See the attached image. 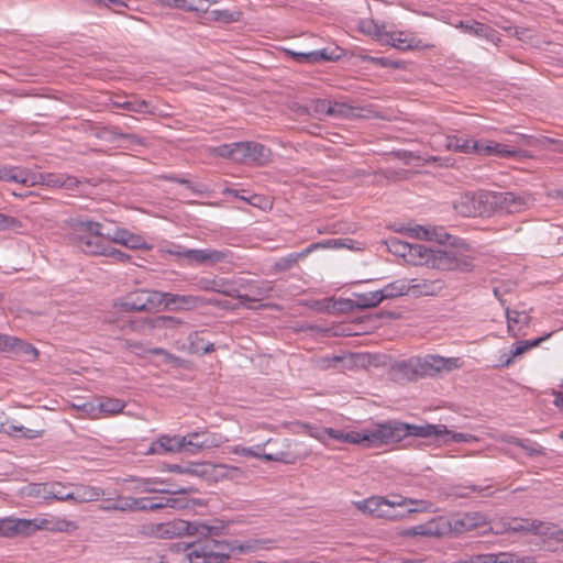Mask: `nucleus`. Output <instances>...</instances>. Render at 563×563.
Instances as JSON below:
<instances>
[{
  "label": "nucleus",
  "mask_w": 563,
  "mask_h": 563,
  "mask_svg": "<svg viewBox=\"0 0 563 563\" xmlns=\"http://www.w3.org/2000/svg\"><path fill=\"white\" fill-rule=\"evenodd\" d=\"M523 206V200L512 192L479 190L461 194L454 201V210L463 217H488L496 209L516 212Z\"/></svg>",
  "instance_id": "nucleus-1"
},
{
  "label": "nucleus",
  "mask_w": 563,
  "mask_h": 563,
  "mask_svg": "<svg viewBox=\"0 0 563 563\" xmlns=\"http://www.w3.org/2000/svg\"><path fill=\"white\" fill-rule=\"evenodd\" d=\"M231 553H234L232 541L207 537L203 541L173 545L167 560L161 556L157 563H225Z\"/></svg>",
  "instance_id": "nucleus-2"
},
{
  "label": "nucleus",
  "mask_w": 563,
  "mask_h": 563,
  "mask_svg": "<svg viewBox=\"0 0 563 563\" xmlns=\"http://www.w3.org/2000/svg\"><path fill=\"white\" fill-rule=\"evenodd\" d=\"M67 241L71 246L87 255L100 256L104 252L109 232L102 223L77 216L67 220Z\"/></svg>",
  "instance_id": "nucleus-3"
},
{
  "label": "nucleus",
  "mask_w": 563,
  "mask_h": 563,
  "mask_svg": "<svg viewBox=\"0 0 563 563\" xmlns=\"http://www.w3.org/2000/svg\"><path fill=\"white\" fill-rule=\"evenodd\" d=\"M399 420H388L376 423L362 432L335 430L328 428V438L340 442L364 444L366 448H378L399 442Z\"/></svg>",
  "instance_id": "nucleus-4"
},
{
  "label": "nucleus",
  "mask_w": 563,
  "mask_h": 563,
  "mask_svg": "<svg viewBox=\"0 0 563 563\" xmlns=\"http://www.w3.org/2000/svg\"><path fill=\"white\" fill-rule=\"evenodd\" d=\"M222 529V526H211L199 520L190 522L183 519L143 526V532L150 537L172 539L188 536L197 537L198 541H202L201 539H206L207 537L219 536Z\"/></svg>",
  "instance_id": "nucleus-5"
},
{
  "label": "nucleus",
  "mask_w": 563,
  "mask_h": 563,
  "mask_svg": "<svg viewBox=\"0 0 563 563\" xmlns=\"http://www.w3.org/2000/svg\"><path fill=\"white\" fill-rule=\"evenodd\" d=\"M217 156L229 158L235 163H254L265 165L269 162L272 152L268 147L256 142H235L222 144L213 148Z\"/></svg>",
  "instance_id": "nucleus-6"
},
{
  "label": "nucleus",
  "mask_w": 563,
  "mask_h": 563,
  "mask_svg": "<svg viewBox=\"0 0 563 563\" xmlns=\"http://www.w3.org/2000/svg\"><path fill=\"white\" fill-rule=\"evenodd\" d=\"M399 442L406 437L441 438L443 443L473 442L477 440L475 435L470 433L450 431L444 424H410L399 421Z\"/></svg>",
  "instance_id": "nucleus-7"
},
{
  "label": "nucleus",
  "mask_w": 563,
  "mask_h": 563,
  "mask_svg": "<svg viewBox=\"0 0 563 563\" xmlns=\"http://www.w3.org/2000/svg\"><path fill=\"white\" fill-rule=\"evenodd\" d=\"M444 146L448 151H454L463 154H477L483 156L508 157L515 153L514 151L507 148L506 145L496 142L476 141L459 135H446Z\"/></svg>",
  "instance_id": "nucleus-8"
},
{
  "label": "nucleus",
  "mask_w": 563,
  "mask_h": 563,
  "mask_svg": "<svg viewBox=\"0 0 563 563\" xmlns=\"http://www.w3.org/2000/svg\"><path fill=\"white\" fill-rule=\"evenodd\" d=\"M463 361L460 357H443L440 355H426L424 357L411 358L401 364L406 374L417 376H433L441 372H452L461 368Z\"/></svg>",
  "instance_id": "nucleus-9"
},
{
  "label": "nucleus",
  "mask_w": 563,
  "mask_h": 563,
  "mask_svg": "<svg viewBox=\"0 0 563 563\" xmlns=\"http://www.w3.org/2000/svg\"><path fill=\"white\" fill-rule=\"evenodd\" d=\"M164 295L157 290H139L122 302V308L125 311H156L163 307Z\"/></svg>",
  "instance_id": "nucleus-10"
},
{
  "label": "nucleus",
  "mask_w": 563,
  "mask_h": 563,
  "mask_svg": "<svg viewBox=\"0 0 563 563\" xmlns=\"http://www.w3.org/2000/svg\"><path fill=\"white\" fill-rule=\"evenodd\" d=\"M404 500L396 496H372L363 500L354 501V506L363 514L371 515L376 518L387 519L388 517H395L389 511L390 506H401Z\"/></svg>",
  "instance_id": "nucleus-11"
},
{
  "label": "nucleus",
  "mask_w": 563,
  "mask_h": 563,
  "mask_svg": "<svg viewBox=\"0 0 563 563\" xmlns=\"http://www.w3.org/2000/svg\"><path fill=\"white\" fill-rule=\"evenodd\" d=\"M431 267L448 272H470L473 269V260L455 251L437 250Z\"/></svg>",
  "instance_id": "nucleus-12"
},
{
  "label": "nucleus",
  "mask_w": 563,
  "mask_h": 563,
  "mask_svg": "<svg viewBox=\"0 0 563 563\" xmlns=\"http://www.w3.org/2000/svg\"><path fill=\"white\" fill-rule=\"evenodd\" d=\"M187 254L189 255V265L198 266H213L219 263H231L233 260V253L228 249H192V252H187Z\"/></svg>",
  "instance_id": "nucleus-13"
},
{
  "label": "nucleus",
  "mask_w": 563,
  "mask_h": 563,
  "mask_svg": "<svg viewBox=\"0 0 563 563\" xmlns=\"http://www.w3.org/2000/svg\"><path fill=\"white\" fill-rule=\"evenodd\" d=\"M29 495L44 500L66 501L71 498L69 487L58 482L32 484L29 487Z\"/></svg>",
  "instance_id": "nucleus-14"
},
{
  "label": "nucleus",
  "mask_w": 563,
  "mask_h": 563,
  "mask_svg": "<svg viewBox=\"0 0 563 563\" xmlns=\"http://www.w3.org/2000/svg\"><path fill=\"white\" fill-rule=\"evenodd\" d=\"M399 499L404 500L401 506H390L389 511L395 517H388L387 520H400L406 518L410 514L423 512L430 509L431 504L427 500L407 498L401 495H395Z\"/></svg>",
  "instance_id": "nucleus-15"
},
{
  "label": "nucleus",
  "mask_w": 563,
  "mask_h": 563,
  "mask_svg": "<svg viewBox=\"0 0 563 563\" xmlns=\"http://www.w3.org/2000/svg\"><path fill=\"white\" fill-rule=\"evenodd\" d=\"M271 441L272 439H268L265 443L256 444L252 448H242L239 452L244 456H252L272 462H282L285 464H294L297 461V457L289 452L280 451L277 453H264V446Z\"/></svg>",
  "instance_id": "nucleus-16"
},
{
  "label": "nucleus",
  "mask_w": 563,
  "mask_h": 563,
  "mask_svg": "<svg viewBox=\"0 0 563 563\" xmlns=\"http://www.w3.org/2000/svg\"><path fill=\"white\" fill-rule=\"evenodd\" d=\"M76 529V522L65 518L49 517L32 519V533L38 530H46L52 532H71Z\"/></svg>",
  "instance_id": "nucleus-17"
},
{
  "label": "nucleus",
  "mask_w": 563,
  "mask_h": 563,
  "mask_svg": "<svg viewBox=\"0 0 563 563\" xmlns=\"http://www.w3.org/2000/svg\"><path fill=\"white\" fill-rule=\"evenodd\" d=\"M181 435H161L157 440L153 441L148 446L145 454L147 455H163L166 453H177L184 451Z\"/></svg>",
  "instance_id": "nucleus-18"
},
{
  "label": "nucleus",
  "mask_w": 563,
  "mask_h": 563,
  "mask_svg": "<svg viewBox=\"0 0 563 563\" xmlns=\"http://www.w3.org/2000/svg\"><path fill=\"white\" fill-rule=\"evenodd\" d=\"M407 283L410 288L408 295L413 297L437 296L444 288V283L441 279L413 278Z\"/></svg>",
  "instance_id": "nucleus-19"
},
{
  "label": "nucleus",
  "mask_w": 563,
  "mask_h": 563,
  "mask_svg": "<svg viewBox=\"0 0 563 563\" xmlns=\"http://www.w3.org/2000/svg\"><path fill=\"white\" fill-rule=\"evenodd\" d=\"M560 534L562 531L556 526L537 520L530 522V545L541 548V541L545 543V539L560 540Z\"/></svg>",
  "instance_id": "nucleus-20"
},
{
  "label": "nucleus",
  "mask_w": 563,
  "mask_h": 563,
  "mask_svg": "<svg viewBox=\"0 0 563 563\" xmlns=\"http://www.w3.org/2000/svg\"><path fill=\"white\" fill-rule=\"evenodd\" d=\"M32 534V519L4 518L0 520V537Z\"/></svg>",
  "instance_id": "nucleus-21"
},
{
  "label": "nucleus",
  "mask_w": 563,
  "mask_h": 563,
  "mask_svg": "<svg viewBox=\"0 0 563 563\" xmlns=\"http://www.w3.org/2000/svg\"><path fill=\"white\" fill-rule=\"evenodd\" d=\"M125 407V402L117 398H104L98 402L97 406L87 402L81 406V409L87 412L91 418H97L98 413L104 412L114 415L121 412Z\"/></svg>",
  "instance_id": "nucleus-22"
},
{
  "label": "nucleus",
  "mask_w": 563,
  "mask_h": 563,
  "mask_svg": "<svg viewBox=\"0 0 563 563\" xmlns=\"http://www.w3.org/2000/svg\"><path fill=\"white\" fill-rule=\"evenodd\" d=\"M184 451L190 454H197L203 449L216 446L214 440L205 431L190 432L181 437Z\"/></svg>",
  "instance_id": "nucleus-23"
},
{
  "label": "nucleus",
  "mask_w": 563,
  "mask_h": 563,
  "mask_svg": "<svg viewBox=\"0 0 563 563\" xmlns=\"http://www.w3.org/2000/svg\"><path fill=\"white\" fill-rule=\"evenodd\" d=\"M132 481L136 484L134 486V490L136 493L191 494L197 492V489L192 486L179 487L175 489H159L156 487V485L163 482L158 478H136Z\"/></svg>",
  "instance_id": "nucleus-24"
},
{
  "label": "nucleus",
  "mask_w": 563,
  "mask_h": 563,
  "mask_svg": "<svg viewBox=\"0 0 563 563\" xmlns=\"http://www.w3.org/2000/svg\"><path fill=\"white\" fill-rule=\"evenodd\" d=\"M110 103L118 109H123L135 113H153L151 106L147 101L139 99L135 96L130 98L115 96L110 99Z\"/></svg>",
  "instance_id": "nucleus-25"
},
{
  "label": "nucleus",
  "mask_w": 563,
  "mask_h": 563,
  "mask_svg": "<svg viewBox=\"0 0 563 563\" xmlns=\"http://www.w3.org/2000/svg\"><path fill=\"white\" fill-rule=\"evenodd\" d=\"M35 179L37 180L36 184L42 183L49 187H58V188H66V189H74L79 184H81V180L77 179L74 176L67 175V174H55V173L40 174L38 176H35Z\"/></svg>",
  "instance_id": "nucleus-26"
},
{
  "label": "nucleus",
  "mask_w": 563,
  "mask_h": 563,
  "mask_svg": "<svg viewBox=\"0 0 563 563\" xmlns=\"http://www.w3.org/2000/svg\"><path fill=\"white\" fill-rule=\"evenodd\" d=\"M275 541L272 539H247L244 541H232V547L234 549V553H255L263 550H271L274 548Z\"/></svg>",
  "instance_id": "nucleus-27"
},
{
  "label": "nucleus",
  "mask_w": 563,
  "mask_h": 563,
  "mask_svg": "<svg viewBox=\"0 0 563 563\" xmlns=\"http://www.w3.org/2000/svg\"><path fill=\"white\" fill-rule=\"evenodd\" d=\"M0 180L13 181L24 185H35L37 183L35 175H31L29 172L20 167L8 166L0 168Z\"/></svg>",
  "instance_id": "nucleus-28"
},
{
  "label": "nucleus",
  "mask_w": 563,
  "mask_h": 563,
  "mask_svg": "<svg viewBox=\"0 0 563 563\" xmlns=\"http://www.w3.org/2000/svg\"><path fill=\"white\" fill-rule=\"evenodd\" d=\"M196 286L200 290L213 291V292H219V294H223V295H227V296H233V292H232L233 289H231V284L225 278H219V277L207 278V277H202V278H199L197 280Z\"/></svg>",
  "instance_id": "nucleus-29"
},
{
  "label": "nucleus",
  "mask_w": 563,
  "mask_h": 563,
  "mask_svg": "<svg viewBox=\"0 0 563 563\" xmlns=\"http://www.w3.org/2000/svg\"><path fill=\"white\" fill-rule=\"evenodd\" d=\"M437 250L428 247L424 244L411 243L408 261L413 265H427L431 267Z\"/></svg>",
  "instance_id": "nucleus-30"
},
{
  "label": "nucleus",
  "mask_w": 563,
  "mask_h": 563,
  "mask_svg": "<svg viewBox=\"0 0 563 563\" xmlns=\"http://www.w3.org/2000/svg\"><path fill=\"white\" fill-rule=\"evenodd\" d=\"M169 496H154L156 510L164 508L186 509L189 507V500L186 494H168Z\"/></svg>",
  "instance_id": "nucleus-31"
},
{
  "label": "nucleus",
  "mask_w": 563,
  "mask_h": 563,
  "mask_svg": "<svg viewBox=\"0 0 563 563\" xmlns=\"http://www.w3.org/2000/svg\"><path fill=\"white\" fill-rule=\"evenodd\" d=\"M71 498L69 500H74L76 503H89L99 500L103 496V490L99 487L93 486H77L75 489L70 490Z\"/></svg>",
  "instance_id": "nucleus-32"
},
{
  "label": "nucleus",
  "mask_w": 563,
  "mask_h": 563,
  "mask_svg": "<svg viewBox=\"0 0 563 563\" xmlns=\"http://www.w3.org/2000/svg\"><path fill=\"white\" fill-rule=\"evenodd\" d=\"M164 302L163 307L166 309L195 307L199 303V298L192 295H176L170 292H163Z\"/></svg>",
  "instance_id": "nucleus-33"
},
{
  "label": "nucleus",
  "mask_w": 563,
  "mask_h": 563,
  "mask_svg": "<svg viewBox=\"0 0 563 563\" xmlns=\"http://www.w3.org/2000/svg\"><path fill=\"white\" fill-rule=\"evenodd\" d=\"M295 60L306 64H316L325 60H332L334 57L325 48L311 52H290Z\"/></svg>",
  "instance_id": "nucleus-34"
},
{
  "label": "nucleus",
  "mask_w": 563,
  "mask_h": 563,
  "mask_svg": "<svg viewBox=\"0 0 563 563\" xmlns=\"http://www.w3.org/2000/svg\"><path fill=\"white\" fill-rule=\"evenodd\" d=\"M352 307L355 309H368L378 306L383 300L379 290L368 291L364 294H355Z\"/></svg>",
  "instance_id": "nucleus-35"
},
{
  "label": "nucleus",
  "mask_w": 563,
  "mask_h": 563,
  "mask_svg": "<svg viewBox=\"0 0 563 563\" xmlns=\"http://www.w3.org/2000/svg\"><path fill=\"white\" fill-rule=\"evenodd\" d=\"M428 241H434L439 244L460 245V239L451 235L443 227H429Z\"/></svg>",
  "instance_id": "nucleus-36"
},
{
  "label": "nucleus",
  "mask_w": 563,
  "mask_h": 563,
  "mask_svg": "<svg viewBox=\"0 0 563 563\" xmlns=\"http://www.w3.org/2000/svg\"><path fill=\"white\" fill-rule=\"evenodd\" d=\"M1 432L15 438H23V439H36L38 437H42L43 430H33L25 428L23 426H16V424H9L8 419L4 423V430Z\"/></svg>",
  "instance_id": "nucleus-37"
},
{
  "label": "nucleus",
  "mask_w": 563,
  "mask_h": 563,
  "mask_svg": "<svg viewBox=\"0 0 563 563\" xmlns=\"http://www.w3.org/2000/svg\"><path fill=\"white\" fill-rule=\"evenodd\" d=\"M274 289V286H273V283L272 282H262L260 283L258 285L252 287V292L254 294V296H250V295H236V297L241 300V301H260L262 299H265V298H268L271 296V292L273 291Z\"/></svg>",
  "instance_id": "nucleus-38"
},
{
  "label": "nucleus",
  "mask_w": 563,
  "mask_h": 563,
  "mask_svg": "<svg viewBox=\"0 0 563 563\" xmlns=\"http://www.w3.org/2000/svg\"><path fill=\"white\" fill-rule=\"evenodd\" d=\"M410 288H408L407 280H396L386 285L383 289H379L382 300L395 298L402 295H408Z\"/></svg>",
  "instance_id": "nucleus-39"
},
{
  "label": "nucleus",
  "mask_w": 563,
  "mask_h": 563,
  "mask_svg": "<svg viewBox=\"0 0 563 563\" xmlns=\"http://www.w3.org/2000/svg\"><path fill=\"white\" fill-rule=\"evenodd\" d=\"M189 351L195 354H207L214 350L212 343L205 344L199 332H192L188 335Z\"/></svg>",
  "instance_id": "nucleus-40"
},
{
  "label": "nucleus",
  "mask_w": 563,
  "mask_h": 563,
  "mask_svg": "<svg viewBox=\"0 0 563 563\" xmlns=\"http://www.w3.org/2000/svg\"><path fill=\"white\" fill-rule=\"evenodd\" d=\"M183 321L172 316H157L147 319V324L153 329H173L180 325Z\"/></svg>",
  "instance_id": "nucleus-41"
},
{
  "label": "nucleus",
  "mask_w": 563,
  "mask_h": 563,
  "mask_svg": "<svg viewBox=\"0 0 563 563\" xmlns=\"http://www.w3.org/2000/svg\"><path fill=\"white\" fill-rule=\"evenodd\" d=\"M540 145L556 153H563V141L553 140L548 136H532L530 135V147Z\"/></svg>",
  "instance_id": "nucleus-42"
},
{
  "label": "nucleus",
  "mask_w": 563,
  "mask_h": 563,
  "mask_svg": "<svg viewBox=\"0 0 563 563\" xmlns=\"http://www.w3.org/2000/svg\"><path fill=\"white\" fill-rule=\"evenodd\" d=\"M389 252L397 256H401L408 260L410 254L411 243L401 241L397 238H391L386 242Z\"/></svg>",
  "instance_id": "nucleus-43"
},
{
  "label": "nucleus",
  "mask_w": 563,
  "mask_h": 563,
  "mask_svg": "<svg viewBox=\"0 0 563 563\" xmlns=\"http://www.w3.org/2000/svg\"><path fill=\"white\" fill-rule=\"evenodd\" d=\"M353 111L354 108L346 102L330 101V107L328 108V117L349 118L353 114Z\"/></svg>",
  "instance_id": "nucleus-44"
},
{
  "label": "nucleus",
  "mask_w": 563,
  "mask_h": 563,
  "mask_svg": "<svg viewBox=\"0 0 563 563\" xmlns=\"http://www.w3.org/2000/svg\"><path fill=\"white\" fill-rule=\"evenodd\" d=\"M13 354H15L16 356L24 357L26 361H34L38 356V351L32 344L19 339Z\"/></svg>",
  "instance_id": "nucleus-45"
},
{
  "label": "nucleus",
  "mask_w": 563,
  "mask_h": 563,
  "mask_svg": "<svg viewBox=\"0 0 563 563\" xmlns=\"http://www.w3.org/2000/svg\"><path fill=\"white\" fill-rule=\"evenodd\" d=\"M100 256L112 258L118 263H125L131 258L129 254L113 247L111 244L108 243L107 245H104V252L101 253Z\"/></svg>",
  "instance_id": "nucleus-46"
},
{
  "label": "nucleus",
  "mask_w": 563,
  "mask_h": 563,
  "mask_svg": "<svg viewBox=\"0 0 563 563\" xmlns=\"http://www.w3.org/2000/svg\"><path fill=\"white\" fill-rule=\"evenodd\" d=\"M461 26L465 29L466 32L476 34L478 36L488 37L490 33L494 32L489 26L479 22H473L472 24L461 23Z\"/></svg>",
  "instance_id": "nucleus-47"
},
{
  "label": "nucleus",
  "mask_w": 563,
  "mask_h": 563,
  "mask_svg": "<svg viewBox=\"0 0 563 563\" xmlns=\"http://www.w3.org/2000/svg\"><path fill=\"white\" fill-rule=\"evenodd\" d=\"M109 232V236H107V243L108 244H111V243H119V244H122V245H126L128 243V239L129 236L131 235V232L125 230V229H121V228H117L113 232Z\"/></svg>",
  "instance_id": "nucleus-48"
},
{
  "label": "nucleus",
  "mask_w": 563,
  "mask_h": 563,
  "mask_svg": "<svg viewBox=\"0 0 563 563\" xmlns=\"http://www.w3.org/2000/svg\"><path fill=\"white\" fill-rule=\"evenodd\" d=\"M21 228L22 223L19 219L0 213V231L13 230L19 232Z\"/></svg>",
  "instance_id": "nucleus-49"
},
{
  "label": "nucleus",
  "mask_w": 563,
  "mask_h": 563,
  "mask_svg": "<svg viewBox=\"0 0 563 563\" xmlns=\"http://www.w3.org/2000/svg\"><path fill=\"white\" fill-rule=\"evenodd\" d=\"M209 465L206 463H191L184 468V474L202 477L207 475Z\"/></svg>",
  "instance_id": "nucleus-50"
},
{
  "label": "nucleus",
  "mask_w": 563,
  "mask_h": 563,
  "mask_svg": "<svg viewBox=\"0 0 563 563\" xmlns=\"http://www.w3.org/2000/svg\"><path fill=\"white\" fill-rule=\"evenodd\" d=\"M209 20L225 22V23L236 21V19L234 18V13L229 10H212L210 12Z\"/></svg>",
  "instance_id": "nucleus-51"
},
{
  "label": "nucleus",
  "mask_w": 563,
  "mask_h": 563,
  "mask_svg": "<svg viewBox=\"0 0 563 563\" xmlns=\"http://www.w3.org/2000/svg\"><path fill=\"white\" fill-rule=\"evenodd\" d=\"M18 341L19 338L16 336L0 334V351L13 353Z\"/></svg>",
  "instance_id": "nucleus-52"
},
{
  "label": "nucleus",
  "mask_w": 563,
  "mask_h": 563,
  "mask_svg": "<svg viewBox=\"0 0 563 563\" xmlns=\"http://www.w3.org/2000/svg\"><path fill=\"white\" fill-rule=\"evenodd\" d=\"M526 351H528V340L517 342L516 346L509 350V355L504 362V365H509L512 358H515L517 355L523 354Z\"/></svg>",
  "instance_id": "nucleus-53"
},
{
  "label": "nucleus",
  "mask_w": 563,
  "mask_h": 563,
  "mask_svg": "<svg viewBox=\"0 0 563 563\" xmlns=\"http://www.w3.org/2000/svg\"><path fill=\"white\" fill-rule=\"evenodd\" d=\"M434 532L428 525H418L415 527H410L405 531V536L416 537V536H432Z\"/></svg>",
  "instance_id": "nucleus-54"
},
{
  "label": "nucleus",
  "mask_w": 563,
  "mask_h": 563,
  "mask_svg": "<svg viewBox=\"0 0 563 563\" xmlns=\"http://www.w3.org/2000/svg\"><path fill=\"white\" fill-rule=\"evenodd\" d=\"M330 107V101L325 99H316L310 103V110L314 114H325L328 115V108Z\"/></svg>",
  "instance_id": "nucleus-55"
},
{
  "label": "nucleus",
  "mask_w": 563,
  "mask_h": 563,
  "mask_svg": "<svg viewBox=\"0 0 563 563\" xmlns=\"http://www.w3.org/2000/svg\"><path fill=\"white\" fill-rule=\"evenodd\" d=\"M134 505L136 506V510L156 511L154 497L136 498Z\"/></svg>",
  "instance_id": "nucleus-56"
},
{
  "label": "nucleus",
  "mask_w": 563,
  "mask_h": 563,
  "mask_svg": "<svg viewBox=\"0 0 563 563\" xmlns=\"http://www.w3.org/2000/svg\"><path fill=\"white\" fill-rule=\"evenodd\" d=\"M136 498L133 497H121L117 500V508L119 511H135L136 506L134 505Z\"/></svg>",
  "instance_id": "nucleus-57"
},
{
  "label": "nucleus",
  "mask_w": 563,
  "mask_h": 563,
  "mask_svg": "<svg viewBox=\"0 0 563 563\" xmlns=\"http://www.w3.org/2000/svg\"><path fill=\"white\" fill-rule=\"evenodd\" d=\"M111 132L112 134H114L119 139H123V140H126L129 141L131 144H136V145H143L144 142L143 140L137 136L136 134H130V133H122V132H119V128H112L111 129Z\"/></svg>",
  "instance_id": "nucleus-58"
},
{
  "label": "nucleus",
  "mask_w": 563,
  "mask_h": 563,
  "mask_svg": "<svg viewBox=\"0 0 563 563\" xmlns=\"http://www.w3.org/2000/svg\"><path fill=\"white\" fill-rule=\"evenodd\" d=\"M346 240L342 239H329L320 242H314L313 244H318V250L320 249H336L341 246H346L344 243Z\"/></svg>",
  "instance_id": "nucleus-59"
},
{
  "label": "nucleus",
  "mask_w": 563,
  "mask_h": 563,
  "mask_svg": "<svg viewBox=\"0 0 563 563\" xmlns=\"http://www.w3.org/2000/svg\"><path fill=\"white\" fill-rule=\"evenodd\" d=\"M297 263L296 258L294 257V253L288 254L285 257H282L278 260L275 264L276 269L278 271H287L291 266H294Z\"/></svg>",
  "instance_id": "nucleus-60"
},
{
  "label": "nucleus",
  "mask_w": 563,
  "mask_h": 563,
  "mask_svg": "<svg viewBox=\"0 0 563 563\" xmlns=\"http://www.w3.org/2000/svg\"><path fill=\"white\" fill-rule=\"evenodd\" d=\"M306 428H307L310 437H312L319 441L325 442L327 434H328V428H319V427H313V426H309V424H307Z\"/></svg>",
  "instance_id": "nucleus-61"
},
{
  "label": "nucleus",
  "mask_w": 563,
  "mask_h": 563,
  "mask_svg": "<svg viewBox=\"0 0 563 563\" xmlns=\"http://www.w3.org/2000/svg\"><path fill=\"white\" fill-rule=\"evenodd\" d=\"M373 62L382 67H389L394 69H399L402 67V62L394 60L388 57H376L373 58Z\"/></svg>",
  "instance_id": "nucleus-62"
},
{
  "label": "nucleus",
  "mask_w": 563,
  "mask_h": 563,
  "mask_svg": "<svg viewBox=\"0 0 563 563\" xmlns=\"http://www.w3.org/2000/svg\"><path fill=\"white\" fill-rule=\"evenodd\" d=\"M210 2L208 0H188L187 5L192 9H187L189 12H208Z\"/></svg>",
  "instance_id": "nucleus-63"
},
{
  "label": "nucleus",
  "mask_w": 563,
  "mask_h": 563,
  "mask_svg": "<svg viewBox=\"0 0 563 563\" xmlns=\"http://www.w3.org/2000/svg\"><path fill=\"white\" fill-rule=\"evenodd\" d=\"M125 246L133 249V250H140V249L145 247L146 243H145V240L141 235L131 233Z\"/></svg>",
  "instance_id": "nucleus-64"
}]
</instances>
